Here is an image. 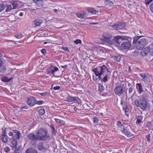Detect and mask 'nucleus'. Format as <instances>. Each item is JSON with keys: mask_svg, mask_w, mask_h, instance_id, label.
Returning <instances> with one entry per match:
<instances>
[{"mask_svg": "<svg viewBox=\"0 0 153 153\" xmlns=\"http://www.w3.org/2000/svg\"><path fill=\"white\" fill-rule=\"evenodd\" d=\"M150 9L152 11L153 13V3L150 4Z\"/></svg>", "mask_w": 153, "mask_h": 153, "instance_id": "4d7b16f0", "label": "nucleus"}, {"mask_svg": "<svg viewBox=\"0 0 153 153\" xmlns=\"http://www.w3.org/2000/svg\"><path fill=\"white\" fill-rule=\"evenodd\" d=\"M51 128L53 130V133L54 134H56L55 129L54 128V127L53 125H51Z\"/></svg>", "mask_w": 153, "mask_h": 153, "instance_id": "3c124183", "label": "nucleus"}, {"mask_svg": "<svg viewBox=\"0 0 153 153\" xmlns=\"http://www.w3.org/2000/svg\"><path fill=\"white\" fill-rule=\"evenodd\" d=\"M123 134H124L127 137H130L132 136V134L125 127L121 131Z\"/></svg>", "mask_w": 153, "mask_h": 153, "instance_id": "ddd939ff", "label": "nucleus"}, {"mask_svg": "<svg viewBox=\"0 0 153 153\" xmlns=\"http://www.w3.org/2000/svg\"><path fill=\"white\" fill-rule=\"evenodd\" d=\"M88 11L91 13L94 14H96V11L94 9V8H89L88 10Z\"/></svg>", "mask_w": 153, "mask_h": 153, "instance_id": "c9c22d12", "label": "nucleus"}, {"mask_svg": "<svg viewBox=\"0 0 153 153\" xmlns=\"http://www.w3.org/2000/svg\"><path fill=\"white\" fill-rule=\"evenodd\" d=\"M36 134L39 140L45 141L49 137L47 130L41 128L37 130Z\"/></svg>", "mask_w": 153, "mask_h": 153, "instance_id": "f03ea898", "label": "nucleus"}, {"mask_svg": "<svg viewBox=\"0 0 153 153\" xmlns=\"http://www.w3.org/2000/svg\"><path fill=\"white\" fill-rule=\"evenodd\" d=\"M2 61L1 60V59L0 58V67H1L2 65Z\"/></svg>", "mask_w": 153, "mask_h": 153, "instance_id": "e2e57ef3", "label": "nucleus"}, {"mask_svg": "<svg viewBox=\"0 0 153 153\" xmlns=\"http://www.w3.org/2000/svg\"><path fill=\"white\" fill-rule=\"evenodd\" d=\"M93 121L94 123H97L98 122V119L97 117H94L93 119Z\"/></svg>", "mask_w": 153, "mask_h": 153, "instance_id": "8fccbe9b", "label": "nucleus"}, {"mask_svg": "<svg viewBox=\"0 0 153 153\" xmlns=\"http://www.w3.org/2000/svg\"><path fill=\"white\" fill-rule=\"evenodd\" d=\"M99 49H100V51H103V48L101 47H99Z\"/></svg>", "mask_w": 153, "mask_h": 153, "instance_id": "69168bd1", "label": "nucleus"}, {"mask_svg": "<svg viewBox=\"0 0 153 153\" xmlns=\"http://www.w3.org/2000/svg\"><path fill=\"white\" fill-rule=\"evenodd\" d=\"M43 20L42 19H36L34 21V24L35 25V27L39 26L42 23Z\"/></svg>", "mask_w": 153, "mask_h": 153, "instance_id": "f3484780", "label": "nucleus"}, {"mask_svg": "<svg viewBox=\"0 0 153 153\" xmlns=\"http://www.w3.org/2000/svg\"><path fill=\"white\" fill-rule=\"evenodd\" d=\"M109 78L108 76V75L106 74L103 78L102 81L104 82H106L108 80Z\"/></svg>", "mask_w": 153, "mask_h": 153, "instance_id": "4c0bfd02", "label": "nucleus"}, {"mask_svg": "<svg viewBox=\"0 0 153 153\" xmlns=\"http://www.w3.org/2000/svg\"><path fill=\"white\" fill-rule=\"evenodd\" d=\"M77 16L81 19H85L87 16V14L85 12H83L82 13H76Z\"/></svg>", "mask_w": 153, "mask_h": 153, "instance_id": "4468645a", "label": "nucleus"}, {"mask_svg": "<svg viewBox=\"0 0 153 153\" xmlns=\"http://www.w3.org/2000/svg\"><path fill=\"white\" fill-rule=\"evenodd\" d=\"M73 102L75 103L79 104L80 103L81 101L80 99L77 97H74Z\"/></svg>", "mask_w": 153, "mask_h": 153, "instance_id": "c756f323", "label": "nucleus"}, {"mask_svg": "<svg viewBox=\"0 0 153 153\" xmlns=\"http://www.w3.org/2000/svg\"><path fill=\"white\" fill-rule=\"evenodd\" d=\"M134 103L137 107H140L143 110H146L148 108L147 103L144 95H142L140 97L139 101L137 100H135Z\"/></svg>", "mask_w": 153, "mask_h": 153, "instance_id": "39448f33", "label": "nucleus"}, {"mask_svg": "<svg viewBox=\"0 0 153 153\" xmlns=\"http://www.w3.org/2000/svg\"><path fill=\"white\" fill-rule=\"evenodd\" d=\"M10 150V149L8 146H6L4 148V151L6 153L8 152Z\"/></svg>", "mask_w": 153, "mask_h": 153, "instance_id": "37998d69", "label": "nucleus"}, {"mask_svg": "<svg viewBox=\"0 0 153 153\" xmlns=\"http://www.w3.org/2000/svg\"><path fill=\"white\" fill-rule=\"evenodd\" d=\"M20 108H21V109H22L23 108H25V109H28V108H27V106H24L23 107H21Z\"/></svg>", "mask_w": 153, "mask_h": 153, "instance_id": "680f3d73", "label": "nucleus"}, {"mask_svg": "<svg viewBox=\"0 0 153 153\" xmlns=\"http://www.w3.org/2000/svg\"><path fill=\"white\" fill-rule=\"evenodd\" d=\"M150 47L149 45L144 48L141 52V54L143 56H146L149 53Z\"/></svg>", "mask_w": 153, "mask_h": 153, "instance_id": "f8f14e48", "label": "nucleus"}, {"mask_svg": "<svg viewBox=\"0 0 153 153\" xmlns=\"http://www.w3.org/2000/svg\"><path fill=\"white\" fill-rule=\"evenodd\" d=\"M117 125L118 129L120 130L121 131L125 127L120 121H118L117 122Z\"/></svg>", "mask_w": 153, "mask_h": 153, "instance_id": "a211bd4d", "label": "nucleus"}, {"mask_svg": "<svg viewBox=\"0 0 153 153\" xmlns=\"http://www.w3.org/2000/svg\"><path fill=\"white\" fill-rule=\"evenodd\" d=\"M114 41L119 45L123 41L121 36H118L114 38Z\"/></svg>", "mask_w": 153, "mask_h": 153, "instance_id": "5701e85b", "label": "nucleus"}, {"mask_svg": "<svg viewBox=\"0 0 153 153\" xmlns=\"http://www.w3.org/2000/svg\"><path fill=\"white\" fill-rule=\"evenodd\" d=\"M12 79V78L9 79L8 77L4 76L2 77L1 80L3 81L4 82H10Z\"/></svg>", "mask_w": 153, "mask_h": 153, "instance_id": "2f4dec72", "label": "nucleus"}, {"mask_svg": "<svg viewBox=\"0 0 153 153\" xmlns=\"http://www.w3.org/2000/svg\"><path fill=\"white\" fill-rule=\"evenodd\" d=\"M44 102L42 100H39L37 101H36V104L38 105H41Z\"/></svg>", "mask_w": 153, "mask_h": 153, "instance_id": "de8ad7c7", "label": "nucleus"}, {"mask_svg": "<svg viewBox=\"0 0 153 153\" xmlns=\"http://www.w3.org/2000/svg\"><path fill=\"white\" fill-rule=\"evenodd\" d=\"M126 85L124 84L121 83L116 87L114 90V93L119 96H121L125 91Z\"/></svg>", "mask_w": 153, "mask_h": 153, "instance_id": "423d86ee", "label": "nucleus"}, {"mask_svg": "<svg viewBox=\"0 0 153 153\" xmlns=\"http://www.w3.org/2000/svg\"><path fill=\"white\" fill-rule=\"evenodd\" d=\"M131 45L129 42H126L123 43L121 45V47L123 49H127L130 48Z\"/></svg>", "mask_w": 153, "mask_h": 153, "instance_id": "9b49d317", "label": "nucleus"}, {"mask_svg": "<svg viewBox=\"0 0 153 153\" xmlns=\"http://www.w3.org/2000/svg\"><path fill=\"white\" fill-rule=\"evenodd\" d=\"M62 49L65 51L68 52L69 51V49L66 47H62Z\"/></svg>", "mask_w": 153, "mask_h": 153, "instance_id": "603ef678", "label": "nucleus"}, {"mask_svg": "<svg viewBox=\"0 0 153 153\" xmlns=\"http://www.w3.org/2000/svg\"><path fill=\"white\" fill-rule=\"evenodd\" d=\"M67 98L65 99V100L69 102H73L74 97H70L68 94H67Z\"/></svg>", "mask_w": 153, "mask_h": 153, "instance_id": "b1692460", "label": "nucleus"}, {"mask_svg": "<svg viewBox=\"0 0 153 153\" xmlns=\"http://www.w3.org/2000/svg\"><path fill=\"white\" fill-rule=\"evenodd\" d=\"M150 134H148L146 136V138L148 142H149L150 141Z\"/></svg>", "mask_w": 153, "mask_h": 153, "instance_id": "864d4df0", "label": "nucleus"}, {"mask_svg": "<svg viewBox=\"0 0 153 153\" xmlns=\"http://www.w3.org/2000/svg\"><path fill=\"white\" fill-rule=\"evenodd\" d=\"M27 102L29 105L33 106L36 104V100L35 98L30 97L28 98Z\"/></svg>", "mask_w": 153, "mask_h": 153, "instance_id": "1a4fd4ad", "label": "nucleus"}, {"mask_svg": "<svg viewBox=\"0 0 153 153\" xmlns=\"http://www.w3.org/2000/svg\"><path fill=\"white\" fill-rule=\"evenodd\" d=\"M104 87L103 85L102 84H99V90L101 91H102L104 89Z\"/></svg>", "mask_w": 153, "mask_h": 153, "instance_id": "ea45409f", "label": "nucleus"}, {"mask_svg": "<svg viewBox=\"0 0 153 153\" xmlns=\"http://www.w3.org/2000/svg\"><path fill=\"white\" fill-rule=\"evenodd\" d=\"M120 36L123 41L124 40H126L129 41L131 40V38L128 36Z\"/></svg>", "mask_w": 153, "mask_h": 153, "instance_id": "72a5a7b5", "label": "nucleus"}, {"mask_svg": "<svg viewBox=\"0 0 153 153\" xmlns=\"http://www.w3.org/2000/svg\"><path fill=\"white\" fill-rule=\"evenodd\" d=\"M60 88V87L59 86H56V87H54L53 88V89L55 90H59Z\"/></svg>", "mask_w": 153, "mask_h": 153, "instance_id": "5fc2aeb1", "label": "nucleus"}, {"mask_svg": "<svg viewBox=\"0 0 153 153\" xmlns=\"http://www.w3.org/2000/svg\"><path fill=\"white\" fill-rule=\"evenodd\" d=\"M25 153H38V152L35 149L30 148L26 150Z\"/></svg>", "mask_w": 153, "mask_h": 153, "instance_id": "aec40b11", "label": "nucleus"}, {"mask_svg": "<svg viewBox=\"0 0 153 153\" xmlns=\"http://www.w3.org/2000/svg\"><path fill=\"white\" fill-rule=\"evenodd\" d=\"M45 113V110L43 108L40 109L39 111V114L40 115L44 114Z\"/></svg>", "mask_w": 153, "mask_h": 153, "instance_id": "e433bc0d", "label": "nucleus"}, {"mask_svg": "<svg viewBox=\"0 0 153 153\" xmlns=\"http://www.w3.org/2000/svg\"><path fill=\"white\" fill-rule=\"evenodd\" d=\"M152 1V0H146L145 3L146 4L148 5Z\"/></svg>", "mask_w": 153, "mask_h": 153, "instance_id": "6e6d98bb", "label": "nucleus"}, {"mask_svg": "<svg viewBox=\"0 0 153 153\" xmlns=\"http://www.w3.org/2000/svg\"><path fill=\"white\" fill-rule=\"evenodd\" d=\"M105 4L106 6L108 7H110L113 5V3L111 1L109 0H105Z\"/></svg>", "mask_w": 153, "mask_h": 153, "instance_id": "393cba45", "label": "nucleus"}, {"mask_svg": "<svg viewBox=\"0 0 153 153\" xmlns=\"http://www.w3.org/2000/svg\"><path fill=\"white\" fill-rule=\"evenodd\" d=\"M8 136L4 134H2L0 137V140L3 142L6 143L8 140Z\"/></svg>", "mask_w": 153, "mask_h": 153, "instance_id": "2eb2a0df", "label": "nucleus"}, {"mask_svg": "<svg viewBox=\"0 0 153 153\" xmlns=\"http://www.w3.org/2000/svg\"><path fill=\"white\" fill-rule=\"evenodd\" d=\"M61 67L62 68H66L67 67V66L66 65H65L64 66L61 65Z\"/></svg>", "mask_w": 153, "mask_h": 153, "instance_id": "338daca9", "label": "nucleus"}, {"mask_svg": "<svg viewBox=\"0 0 153 153\" xmlns=\"http://www.w3.org/2000/svg\"><path fill=\"white\" fill-rule=\"evenodd\" d=\"M140 75L142 77L144 82H147L148 81V77L147 74H140Z\"/></svg>", "mask_w": 153, "mask_h": 153, "instance_id": "4be33fe9", "label": "nucleus"}, {"mask_svg": "<svg viewBox=\"0 0 153 153\" xmlns=\"http://www.w3.org/2000/svg\"><path fill=\"white\" fill-rule=\"evenodd\" d=\"M136 88L139 92L141 94L143 91L142 86L140 83H137L136 85Z\"/></svg>", "mask_w": 153, "mask_h": 153, "instance_id": "412c9836", "label": "nucleus"}, {"mask_svg": "<svg viewBox=\"0 0 153 153\" xmlns=\"http://www.w3.org/2000/svg\"><path fill=\"white\" fill-rule=\"evenodd\" d=\"M5 6L4 4H0V12L2 11L5 8Z\"/></svg>", "mask_w": 153, "mask_h": 153, "instance_id": "58836bf2", "label": "nucleus"}, {"mask_svg": "<svg viewBox=\"0 0 153 153\" xmlns=\"http://www.w3.org/2000/svg\"><path fill=\"white\" fill-rule=\"evenodd\" d=\"M12 7L11 5H8L7 6L6 9V12H8L10 11L12 9Z\"/></svg>", "mask_w": 153, "mask_h": 153, "instance_id": "a19ab883", "label": "nucleus"}, {"mask_svg": "<svg viewBox=\"0 0 153 153\" xmlns=\"http://www.w3.org/2000/svg\"><path fill=\"white\" fill-rule=\"evenodd\" d=\"M59 70L58 68L56 67H54L53 65L51 66L48 69V74L51 75L52 74L53 76H54L55 72Z\"/></svg>", "mask_w": 153, "mask_h": 153, "instance_id": "0eeeda50", "label": "nucleus"}, {"mask_svg": "<svg viewBox=\"0 0 153 153\" xmlns=\"http://www.w3.org/2000/svg\"><path fill=\"white\" fill-rule=\"evenodd\" d=\"M92 71L94 73L96 76H98L99 80H101L102 79L101 76L106 71H107L108 72H110L107 68L104 65L97 68H94L93 69Z\"/></svg>", "mask_w": 153, "mask_h": 153, "instance_id": "7ed1b4c3", "label": "nucleus"}, {"mask_svg": "<svg viewBox=\"0 0 153 153\" xmlns=\"http://www.w3.org/2000/svg\"><path fill=\"white\" fill-rule=\"evenodd\" d=\"M150 125L151 123L150 122H149L147 124V127H149L150 126Z\"/></svg>", "mask_w": 153, "mask_h": 153, "instance_id": "774afa93", "label": "nucleus"}, {"mask_svg": "<svg viewBox=\"0 0 153 153\" xmlns=\"http://www.w3.org/2000/svg\"><path fill=\"white\" fill-rule=\"evenodd\" d=\"M27 137L31 141H37L38 140L37 136L33 133L29 134L27 136Z\"/></svg>", "mask_w": 153, "mask_h": 153, "instance_id": "9d476101", "label": "nucleus"}, {"mask_svg": "<svg viewBox=\"0 0 153 153\" xmlns=\"http://www.w3.org/2000/svg\"><path fill=\"white\" fill-rule=\"evenodd\" d=\"M54 120L57 123H61L63 125H64L65 124V122L61 120L55 118L54 119Z\"/></svg>", "mask_w": 153, "mask_h": 153, "instance_id": "7c9ffc66", "label": "nucleus"}, {"mask_svg": "<svg viewBox=\"0 0 153 153\" xmlns=\"http://www.w3.org/2000/svg\"><path fill=\"white\" fill-rule=\"evenodd\" d=\"M19 2L18 1H14L12 2V5L13 6V9H15L17 7L18 4Z\"/></svg>", "mask_w": 153, "mask_h": 153, "instance_id": "cd10ccee", "label": "nucleus"}, {"mask_svg": "<svg viewBox=\"0 0 153 153\" xmlns=\"http://www.w3.org/2000/svg\"><path fill=\"white\" fill-rule=\"evenodd\" d=\"M8 135H9V136H13V137H14L13 136V132H11V131H10L9 134H8Z\"/></svg>", "mask_w": 153, "mask_h": 153, "instance_id": "052dcab7", "label": "nucleus"}, {"mask_svg": "<svg viewBox=\"0 0 153 153\" xmlns=\"http://www.w3.org/2000/svg\"><path fill=\"white\" fill-rule=\"evenodd\" d=\"M3 56V54L2 53V52L1 50H0V57H2Z\"/></svg>", "mask_w": 153, "mask_h": 153, "instance_id": "0e129e2a", "label": "nucleus"}, {"mask_svg": "<svg viewBox=\"0 0 153 153\" xmlns=\"http://www.w3.org/2000/svg\"><path fill=\"white\" fill-rule=\"evenodd\" d=\"M41 52L43 54H45L46 53V50L45 49H42L41 50Z\"/></svg>", "mask_w": 153, "mask_h": 153, "instance_id": "13d9d810", "label": "nucleus"}, {"mask_svg": "<svg viewBox=\"0 0 153 153\" xmlns=\"http://www.w3.org/2000/svg\"><path fill=\"white\" fill-rule=\"evenodd\" d=\"M141 36H135L134 38L133 44H136V48L138 50L142 49L148 44L147 40L144 38L139 39Z\"/></svg>", "mask_w": 153, "mask_h": 153, "instance_id": "f257e3e1", "label": "nucleus"}, {"mask_svg": "<svg viewBox=\"0 0 153 153\" xmlns=\"http://www.w3.org/2000/svg\"><path fill=\"white\" fill-rule=\"evenodd\" d=\"M143 117L141 115L138 116L137 117L136 123L138 124L142 122Z\"/></svg>", "mask_w": 153, "mask_h": 153, "instance_id": "473e14b6", "label": "nucleus"}, {"mask_svg": "<svg viewBox=\"0 0 153 153\" xmlns=\"http://www.w3.org/2000/svg\"><path fill=\"white\" fill-rule=\"evenodd\" d=\"M15 37L18 39H20L22 37V35L21 34L15 35Z\"/></svg>", "mask_w": 153, "mask_h": 153, "instance_id": "09e8293b", "label": "nucleus"}, {"mask_svg": "<svg viewBox=\"0 0 153 153\" xmlns=\"http://www.w3.org/2000/svg\"><path fill=\"white\" fill-rule=\"evenodd\" d=\"M112 58L115 61L119 62L121 60V56L120 55H116L113 56Z\"/></svg>", "mask_w": 153, "mask_h": 153, "instance_id": "bb28decb", "label": "nucleus"}, {"mask_svg": "<svg viewBox=\"0 0 153 153\" xmlns=\"http://www.w3.org/2000/svg\"><path fill=\"white\" fill-rule=\"evenodd\" d=\"M36 3L38 4H40L39 5V6L42 5L43 4V1L42 0H37Z\"/></svg>", "mask_w": 153, "mask_h": 153, "instance_id": "a18cd8bd", "label": "nucleus"}, {"mask_svg": "<svg viewBox=\"0 0 153 153\" xmlns=\"http://www.w3.org/2000/svg\"><path fill=\"white\" fill-rule=\"evenodd\" d=\"M13 132L16 133L15 137L17 139H19L21 136V134L20 132L18 130H13Z\"/></svg>", "mask_w": 153, "mask_h": 153, "instance_id": "a878e982", "label": "nucleus"}, {"mask_svg": "<svg viewBox=\"0 0 153 153\" xmlns=\"http://www.w3.org/2000/svg\"><path fill=\"white\" fill-rule=\"evenodd\" d=\"M92 79L94 81L97 82V81H98V79L97 77L96 76H95L94 75H92Z\"/></svg>", "mask_w": 153, "mask_h": 153, "instance_id": "49530a36", "label": "nucleus"}, {"mask_svg": "<svg viewBox=\"0 0 153 153\" xmlns=\"http://www.w3.org/2000/svg\"><path fill=\"white\" fill-rule=\"evenodd\" d=\"M123 110L125 111V114H127L128 111V107L126 105H125L124 106H123Z\"/></svg>", "mask_w": 153, "mask_h": 153, "instance_id": "f704fd0d", "label": "nucleus"}, {"mask_svg": "<svg viewBox=\"0 0 153 153\" xmlns=\"http://www.w3.org/2000/svg\"><path fill=\"white\" fill-rule=\"evenodd\" d=\"M149 46L150 47L149 54L152 56H153V43L150 45Z\"/></svg>", "mask_w": 153, "mask_h": 153, "instance_id": "c85d7f7f", "label": "nucleus"}, {"mask_svg": "<svg viewBox=\"0 0 153 153\" xmlns=\"http://www.w3.org/2000/svg\"><path fill=\"white\" fill-rule=\"evenodd\" d=\"M111 26L114 29H120L123 28L125 26V25L123 23L117 22L114 25H111Z\"/></svg>", "mask_w": 153, "mask_h": 153, "instance_id": "6e6552de", "label": "nucleus"}, {"mask_svg": "<svg viewBox=\"0 0 153 153\" xmlns=\"http://www.w3.org/2000/svg\"><path fill=\"white\" fill-rule=\"evenodd\" d=\"M74 43L76 44H80L82 43V41L80 39H78L75 40Z\"/></svg>", "mask_w": 153, "mask_h": 153, "instance_id": "79ce46f5", "label": "nucleus"}, {"mask_svg": "<svg viewBox=\"0 0 153 153\" xmlns=\"http://www.w3.org/2000/svg\"><path fill=\"white\" fill-rule=\"evenodd\" d=\"M37 148L39 150H43V151H46L48 149L47 148L44 147L43 143L42 142H40L38 144Z\"/></svg>", "mask_w": 153, "mask_h": 153, "instance_id": "dca6fc26", "label": "nucleus"}, {"mask_svg": "<svg viewBox=\"0 0 153 153\" xmlns=\"http://www.w3.org/2000/svg\"><path fill=\"white\" fill-rule=\"evenodd\" d=\"M101 40L110 47H112L114 45L112 35L108 33H105L102 36Z\"/></svg>", "mask_w": 153, "mask_h": 153, "instance_id": "20e7f679", "label": "nucleus"}, {"mask_svg": "<svg viewBox=\"0 0 153 153\" xmlns=\"http://www.w3.org/2000/svg\"><path fill=\"white\" fill-rule=\"evenodd\" d=\"M39 94L42 96H46L48 95V93L47 92H45L44 93H39Z\"/></svg>", "mask_w": 153, "mask_h": 153, "instance_id": "c03bdc74", "label": "nucleus"}, {"mask_svg": "<svg viewBox=\"0 0 153 153\" xmlns=\"http://www.w3.org/2000/svg\"><path fill=\"white\" fill-rule=\"evenodd\" d=\"M133 90V88L132 87L128 89V91L129 93H131L132 92Z\"/></svg>", "mask_w": 153, "mask_h": 153, "instance_id": "bf43d9fd", "label": "nucleus"}, {"mask_svg": "<svg viewBox=\"0 0 153 153\" xmlns=\"http://www.w3.org/2000/svg\"><path fill=\"white\" fill-rule=\"evenodd\" d=\"M12 144L11 146V147L13 148H15L17 146V140L14 138H13L11 141Z\"/></svg>", "mask_w": 153, "mask_h": 153, "instance_id": "6ab92c4d", "label": "nucleus"}]
</instances>
